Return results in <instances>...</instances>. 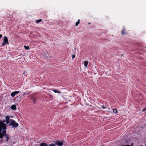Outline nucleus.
I'll return each instance as SVG.
<instances>
[{
  "label": "nucleus",
  "mask_w": 146,
  "mask_h": 146,
  "mask_svg": "<svg viewBox=\"0 0 146 146\" xmlns=\"http://www.w3.org/2000/svg\"><path fill=\"white\" fill-rule=\"evenodd\" d=\"M5 120L2 121H0V138L2 139L3 136L5 134L6 131L5 130L6 129V124L4 123L6 122Z\"/></svg>",
  "instance_id": "f257e3e1"
},
{
  "label": "nucleus",
  "mask_w": 146,
  "mask_h": 146,
  "mask_svg": "<svg viewBox=\"0 0 146 146\" xmlns=\"http://www.w3.org/2000/svg\"><path fill=\"white\" fill-rule=\"evenodd\" d=\"M9 117V116H6L5 117L6 120V123L7 124L9 123V125L10 126H12L13 127H17L18 125V123H16L15 121L12 119H10Z\"/></svg>",
  "instance_id": "f03ea898"
},
{
  "label": "nucleus",
  "mask_w": 146,
  "mask_h": 146,
  "mask_svg": "<svg viewBox=\"0 0 146 146\" xmlns=\"http://www.w3.org/2000/svg\"><path fill=\"white\" fill-rule=\"evenodd\" d=\"M6 44H8V39L7 37H4L3 42L2 43L1 45L3 46Z\"/></svg>",
  "instance_id": "7ed1b4c3"
},
{
  "label": "nucleus",
  "mask_w": 146,
  "mask_h": 146,
  "mask_svg": "<svg viewBox=\"0 0 146 146\" xmlns=\"http://www.w3.org/2000/svg\"><path fill=\"white\" fill-rule=\"evenodd\" d=\"M64 143V141H57L55 142V143H56V145H57L59 146H62L63 145Z\"/></svg>",
  "instance_id": "20e7f679"
},
{
  "label": "nucleus",
  "mask_w": 146,
  "mask_h": 146,
  "mask_svg": "<svg viewBox=\"0 0 146 146\" xmlns=\"http://www.w3.org/2000/svg\"><path fill=\"white\" fill-rule=\"evenodd\" d=\"M31 98L32 99V100H33L34 104H35L37 99V97L34 96H32L31 97Z\"/></svg>",
  "instance_id": "39448f33"
},
{
  "label": "nucleus",
  "mask_w": 146,
  "mask_h": 146,
  "mask_svg": "<svg viewBox=\"0 0 146 146\" xmlns=\"http://www.w3.org/2000/svg\"><path fill=\"white\" fill-rule=\"evenodd\" d=\"M18 93V91H15L13 92L11 94V96L14 97L16 94Z\"/></svg>",
  "instance_id": "423d86ee"
},
{
  "label": "nucleus",
  "mask_w": 146,
  "mask_h": 146,
  "mask_svg": "<svg viewBox=\"0 0 146 146\" xmlns=\"http://www.w3.org/2000/svg\"><path fill=\"white\" fill-rule=\"evenodd\" d=\"M4 136L6 138V141H7L9 139V135H7V134H6V133L3 136Z\"/></svg>",
  "instance_id": "0eeeda50"
},
{
  "label": "nucleus",
  "mask_w": 146,
  "mask_h": 146,
  "mask_svg": "<svg viewBox=\"0 0 146 146\" xmlns=\"http://www.w3.org/2000/svg\"><path fill=\"white\" fill-rule=\"evenodd\" d=\"M52 90L55 93H56L58 94H60L61 93L60 91L57 90H56L52 89Z\"/></svg>",
  "instance_id": "6e6552de"
},
{
  "label": "nucleus",
  "mask_w": 146,
  "mask_h": 146,
  "mask_svg": "<svg viewBox=\"0 0 146 146\" xmlns=\"http://www.w3.org/2000/svg\"><path fill=\"white\" fill-rule=\"evenodd\" d=\"M11 109L13 110H15L16 109V106L15 105H12L11 106Z\"/></svg>",
  "instance_id": "1a4fd4ad"
},
{
  "label": "nucleus",
  "mask_w": 146,
  "mask_h": 146,
  "mask_svg": "<svg viewBox=\"0 0 146 146\" xmlns=\"http://www.w3.org/2000/svg\"><path fill=\"white\" fill-rule=\"evenodd\" d=\"M88 61H84V65L86 67H87L88 64Z\"/></svg>",
  "instance_id": "9d476101"
},
{
  "label": "nucleus",
  "mask_w": 146,
  "mask_h": 146,
  "mask_svg": "<svg viewBox=\"0 0 146 146\" xmlns=\"http://www.w3.org/2000/svg\"><path fill=\"white\" fill-rule=\"evenodd\" d=\"M24 47L26 50H28L30 49V48L29 46L24 45Z\"/></svg>",
  "instance_id": "9b49d317"
},
{
  "label": "nucleus",
  "mask_w": 146,
  "mask_h": 146,
  "mask_svg": "<svg viewBox=\"0 0 146 146\" xmlns=\"http://www.w3.org/2000/svg\"><path fill=\"white\" fill-rule=\"evenodd\" d=\"M40 146H48L47 145L44 143H41L40 144Z\"/></svg>",
  "instance_id": "f8f14e48"
},
{
  "label": "nucleus",
  "mask_w": 146,
  "mask_h": 146,
  "mask_svg": "<svg viewBox=\"0 0 146 146\" xmlns=\"http://www.w3.org/2000/svg\"><path fill=\"white\" fill-rule=\"evenodd\" d=\"M125 31V29H123L121 31V34L122 35H124V34H126V33H125L124 32Z\"/></svg>",
  "instance_id": "ddd939ff"
},
{
  "label": "nucleus",
  "mask_w": 146,
  "mask_h": 146,
  "mask_svg": "<svg viewBox=\"0 0 146 146\" xmlns=\"http://www.w3.org/2000/svg\"><path fill=\"white\" fill-rule=\"evenodd\" d=\"M80 19H78L76 23L75 26H78V24L80 23Z\"/></svg>",
  "instance_id": "4468645a"
},
{
  "label": "nucleus",
  "mask_w": 146,
  "mask_h": 146,
  "mask_svg": "<svg viewBox=\"0 0 146 146\" xmlns=\"http://www.w3.org/2000/svg\"><path fill=\"white\" fill-rule=\"evenodd\" d=\"M42 20L41 19L37 20L36 21V23H38L40 22H41L42 21Z\"/></svg>",
  "instance_id": "2eb2a0df"
},
{
  "label": "nucleus",
  "mask_w": 146,
  "mask_h": 146,
  "mask_svg": "<svg viewBox=\"0 0 146 146\" xmlns=\"http://www.w3.org/2000/svg\"><path fill=\"white\" fill-rule=\"evenodd\" d=\"M113 112L115 113H117L118 111L116 109H115L113 110Z\"/></svg>",
  "instance_id": "dca6fc26"
},
{
  "label": "nucleus",
  "mask_w": 146,
  "mask_h": 146,
  "mask_svg": "<svg viewBox=\"0 0 146 146\" xmlns=\"http://www.w3.org/2000/svg\"><path fill=\"white\" fill-rule=\"evenodd\" d=\"M56 145V143L55 144H51L49 145V146H55Z\"/></svg>",
  "instance_id": "f3484780"
},
{
  "label": "nucleus",
  "mask_w": 146,
  "mask_h": 146,
  "mask_svg": "<svg viewBox=\"0 0 146 146\" xmlns=\"http://www.w3.org/2000/svg\"><path fill=\"white\" fill-rule=\"evenodd\" d=\"M75 57V56L74 55H73L72 56V58L73 59Z\"/></svg>",
  "instance_id": "a211bd4d"
},
{
  "label": "nucleus",
  "mask_w": 146,
  "mask_h": 146,
  "mask_svg": "<svg viewBox=\"0 0 146 146\" xmlns=\"http://www.w3.org/2000/svg\"><path fill=\"white\" fill-rule=\"evenodd\" d=\"M133 143H132L130 145V146H133ZM143 146V145H140V146Z\"/></svg>",
  "instance_id": "6ab92c4d"
},
{
  "label": "nucleus",
  "mask_w": 146,
  "mask_h": 146,
  "mask_svg": "<svg viewBox=\"0 0 146 146\" xmlns=\"http://www.w3.org/2000/svg\"><path fill=\"white\" fill-rule=\"evenodd\" d=\"M102 108H103V109H105L106 108V107H105L104 106H102Z\"/></svg>",
  "instance_id": "aec40b11"
},
{
  "label": "nucleus",
  "mask_w": 146,
  "mask_h": 146,
  "mask_svg": "<svg viewBox=\"0 0 146 146\" xmlns=\"http://www.w3.org/2000/svg\"><path fill=\"white\" fill-rule=\"evenodd\" d=\"M145 110H146V108H144V109H143V110H142V111H145Z\"/></svg>",
  "instance_id": "412c9836"
},
{
  "label": "nucleus",
  "mask_w": 146,
  "mask_h": 146,
  "mask_svg": "<svg viewBox=\"0 0 146 146\" xmlns=\"http://www.w3.org/2000/svg\"><path fill=\"white\" fill-rule=\"evenodd\" d=\"M2 36V35L0 34V38H1Z\"/></svg>",
  "instance_id": "4be33fe9"
},
{
  "label": "nucleus",
  "mask_w": 146,
  "mask_h": 146,
  "mask_svg": "<svg viewBox=\"0 0 146 146\" xmlns=\"http://www.w3.org/2000/svg\"><path fill=\"white\" fill-rule=\"evenodd\" d=\"M88 24H89V25H90L91 24V23H89Z\"/></svg>",
  "instance_id": "5701e85b"
},
{
  "label": "nucleus",
  "mask_w": 146,
  "mask_h": 146,
  "mask_svg": "<svg viewBox=\"0 0 146 146\" xmlns=\"http://www.w3.org/2000/svg\"><path fill=\"white\" fill-rule=\"evenodd\" d=\"M0 115H1V116L2 115L0 113Z\"/></svg>",
  "instance_id": "b1692460"
},
{
  "label": "nucleus",
  "mask_w": 146,
  "mask_h": 146,
  "mask_svg": "<svg viewBox=\"0 0 146 146\" xmlns=\"http://www.w3.org/2000/svg\"><path fill=\"white\" fill-rule=\"evenodd\" d=\"M145 146H146V145H145Z\"/></svg>",
  "instance_id": "393cba45"
}]
</instances>
